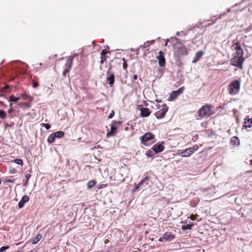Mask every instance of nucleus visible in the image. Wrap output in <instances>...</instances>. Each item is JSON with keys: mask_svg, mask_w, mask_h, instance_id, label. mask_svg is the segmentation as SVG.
<instances>
[{"mask_svg": "<svg viewBox=\"0 0 252 252\" xmlns=\"http://www.w3.org/2000/svg\"><path fill=\"white\" fill-rule=\"evenodd\" d=\"M141 144L149 146L156 142L155 135L151 132H147L140 137Z\"/></svg>", "mask_w": 252, "mask_h": 252, "instance_id": "obj_1", "label": "nucleus"}, {"mask_svg": "<svg viewBox=\"0 0 252 252\" xmlns=\"http://www.w3.org/2000/svg\"><path fill=\"white\" fill-rule=\"evenodd\" d=\"M213 108L214 107L209 104L202 106L198 111V115L200 119L209 117L214 114Z\"/></svg>", "mask_w": 252, "mask_h": 252, "instance_id": "obj_2", "label": "nucleus"}, {"mask_svg": "<svg viewBox=\"0 0 252 252\" xmlns=\"http://www.w3.org/2000/svg\"><path fill=\"white\" fill-rule=\"evenodd\" d=\"M174 55L178 57L188 54L186 47L181 42H177L174 45Z\"/></svg>", "mask_w": 252, "mask_h": 252, "instance_id": "obj_3", "label": "nucleus"}, {"mask_svg": "<svg viewBox=\"0 0 252 252\" xmlns=\"http://www.w3.org/2000/svg\"><path fill=\"white\" fill-rule=\"evenodd\" d=\"M240 90V81L234 80L231 81L228 86V91L230 94L235 95L237 94Z\"/></svg>", "mask_w": 252, "mask_h": 252, "instance_id": "obj_4", "label": "nucleus"}, {"mask_svg": "<svg viewBox=\"0 0 252 252\" xmlns=\"http://www.w3.org/2000/svg\"><path fill=\"white\" fill-rule=\"evenodd\" d=\"M245 59L243 57H240L233 55V57L230 60V64L234 66L238 67L241 69L243 68V63Z\"/></svg>", "mask_w": 252, "mask_h": 252, "instance_id": "obj_5", "label": "nucleus"}, {"mask_svg": "<svg viewBox=\"0 0 252 252\" xmlns=\"http://www.w3.org/2000/svg\"><path fill=\"white\" fill-rule=\"evenodd\" d=\"M76 55L75 54L74 55L69 56L67 58L66 63L64 65V69L63 71V75L65 76L66 74L68 73L71 69L72 65L73 63V60Z\"/></svg>", "mask_w": 252, "mask_h": 252, "instance_id": "obj_6", "label": "nucleus"}, {"mask_svg": "<svg viewBox=\"0 0 252 252\" xmlns=\"http://www.w3.org/2000/svg\"><path fill=\"white\" fill-rule=\"evenodd\" d=\"M198 149L197 145H194L192 147H189L183 151L179 153V155L182 157H188L194 153Z\"/></svg>", "mask_w": 252, "mask_h": 252, "instance_id": "obj_7", "label": "nucleus"}, {"mask_svg": "<svg viewBox=\"0 0 252 252\" xmlns=\"http://www.w3.org/2000/svg\"><path fill=\"white\" fill-rule=\"evenodd\" d=\"M168 110V107L164 104L162 106V108L155 113V115L158 119H162L164 117Z\"/></svg>", "mask_w": 252, "mask_h": 252, "instance_id": "obj_8", "label": "nucleus"}, {"mask_svg": "<svg viewBox=\"0 0 252 252\" xmlns=\"http://www.w3.org/2000/svg\"><path fill=\"white\" fill-rule=\"evenodd\" d=\"M122 123V122L121 121L113 122L112 125L111 126L110 131L107 132V133L106 134V137L108 138L109 137L114 136L115 135H116L117 132V128L115 126V125L117 124L121 125Z\"/></svg>", "mask_w": 252, "mask_h": 252, "instance_id": "obj_9", "label": "nucleus"}, {"mask_svg": "<svg viewBox=\"0 0 252 252\" xmlns=\"http://www.w3.org/2000/svg\"><path fill=\"white\" fill-rule=\"evenodd\" d=\"M175 235L170 232H166L162 236L160 237L158 241L160 242H165L166 241H170L175 238Z\"/></svg>", "mask_w": 252, "mask_h": 252, "instance_id": "obj_10", "label": "nucleus"}, {"mask_svg": "<svg viewBox=\"0 0 252 252\" xmlns=\"http://www.w3.org/2000/svg\"><path fill=\"white\" fill-rule=\"evenodd\" d=\"M111 68L107 71L106 81L107 83L110 85V87H112L115 82V75L114 73L110 71Z\"/></svg>", "mask_w": 252, "mask_h": 252, "instance_id": "obj_11", "label": "nucleus"}, {"mask_svg": "<svg viewBox=\"0 0 252 252\" xmlns=\"http://www.w3.org/2000/svg\"><path fill=\"white\" fill-rule=\"evenodd\" d=\"M185 87H182L180 88L179 89H178L177 91H173L171 93L170 95L171 100H173L176 99L178 95H179L180 94H182L183 93Z\"/></svg>", "mask_w": 252, "mask_h": 252, "instance_id": "obj_12", "label": "nucleus"}, {"mask_svg": "<svg viewBox=\"0 0 252 252\" xmlns=\"http://www.w3.org/2000/svg\"><path fill=\"white\" fill-rule=\"evenodd\" d=\"M158 63L160 66L164 67L165 65V59L164 57V53L161 51L158 52V56L157 57Z\"/></svg>", "mask_w": 252, "mask_h": 252, "instance_id": "obj_13", "label": "nucleus"}, {"mask_svg": "<svg viewBox=\"0 0 252 252\" xmlns=\"http://www.w3.org/2000/svg\"><path fill=\"white\" fill-rule=\"evenodd\" d=\"M152 149L155 152V153H158L164 150V147L162 145V144L158 143L153 146Z\"/></svg>", "mask_w": 252, "mask_h": 252, "instance_id": "obj_14", "label": "nucleus"}, {"mask_svg": "<svg viewBox=\"0 0 252 252\" xmlns=\"http://www.w3.org/2000/svg\"><path fill=\"white\" fill-rule=\"evenodd\" d=\"M140 116L141 117H147L150 116L151 113V110L146 107H141L140 108Z\"/></svg>", "mask_w": 252, "mask_h": 252, "instance_id": "obj_15", "label": "nucleus"}, {"mask_svg": "<svg viewBox=\"0 0 252 252\" xmlns=\"http://www.w3.org/2000/svg\"><path fill=\"white\" fill-rule=\"evenodd\" d=\"M29 200V197L28 195H24L22 199L20 200V201L18 203V207L19 208H21L23 207L24 204L28 202Z\"/></svg>", "mask_w": 252, "mask_h": 252, "instance_id": "obj_16", "label": "nucleus"}, {"mask_svg": "<svg viewBox=\"0 0 252 252\" xmlns=\"http://www.w3.org/2000/svg\"><path fill=\"white\" fill-rule=\"evenodd\" d=\"M108 53V51L106 49H103L101 52L100 57V64H102L107 59L106 54Z\"/></svg>", "mask_w": 252, "mask_h": 252, "instance_id": "obj_17", "label": "nucleus"}, {"mask_svg": "<svg viewBox=\"0 0 252 252\" xmlns=\"http://www.w3.org/2000/svg\"><path fill=\"white\" fill-rule=\"evenodd\" d=\"M20 98L24 100H29L30 102L32 101L33 99V97L31 95L26 93L22 94L20 95Z\"/></svg>", "mask_w": 252, "mask_h": 252, "instance_id": "obj_18", "label": "nucleus"}, {"mask_svg": "<svg viewBox=\"0 0 252 252\" xmlns=\"http://www.w3.org/2000/svg\"><path fill=\"white\" fill-rule=\"evenodd\" d=\"M204 53L202 51H199L195 53V57L192 61L193 63L197 62L204 55Z\"/></svg>", "mask_w": 252, "mask_h": 252, "instance_id": "obj_19", "label": "nucleus"}, {"mask_svg": "<svg viewBox=\"0 0 252 252\" xmlns=\"http://www.w3.org/2000/svg\"><path fill=\"white\" fill-rule=\"evenodd\" d=\"M230 144L232 145H239L240 144L239 139L236 136H233L230 140Z\"/></svg>", "mask_w": 252, "mask_h": 252, "instance_id": "obj_20", "label": "nucleus"}, {"mask_svg": "<svg viewBox=\"0 0 252 252\" xmlns=\"http://www.w3.org/2000/svg\"><path fill=\"white\" fill-rule=\"evenodd\" d=\"M42 235L41 234H38L36 236L32 239L33 244H37L42 238Z\"/></svg>", "mask_w": 252, "mask_h": 252, "instance_id": "obj_21", "label": "nucleus"}, {"mask_svg": "<svg viewBox=\"0 0 252 252\" xmlns=\"http://www.w3.org/2000/svg\"><path fill=\"white\" fill-rule=\"evenodd\" d=\"M244 126L246 127L250 128L252 126V119H248L245 121Z\"/></svg>", "mask_w": 252, "mask_h": 252, "instance_id": "obj_22", "label": "nucleus"}, {"mask_svg": "<svg viewBox=\"0 0 252 252\" xmlns=\"http://www.w3.org/2000/svg\"><path fill=\"white\" fill-rule=\"evenodd\" d=\"M53 134L55 136V138H60L63 137L64 133L63 131H58L53 133Z\"/></svg>", "mask_w": 252, "mask_h": 252, "instance_id": "obj_23", "label": "nucleus"}, {"mask_svg": "<svg viewBox=\"0 0 252 252\" xmlns=\"http://www.w3.org/2000/svg\"><path fill=\"white\" fill-rule=\"evenodd\" d=\"M155 42L154 40L152 41H147L145 42L143 45L140 46V48L142 49H144L145 48L149 47L151 44H152Z\"/></svg>", "mask_w": 252, "mask_h": 252, "instance_id": "obj_24", "label": "nucleus"}, {"mask_svg": "<svg viewBox=\"0 0 252 252\" xmlns=\"http://www.w3.org/2000/svg\"><path fill=\"white\" fill-rule=\"evenodd\" d=\"M232 47L234 48L235 51L239 50L242 49L241 48V45L238 41H237L235 43H233Z\"/></svg>", "mask_w": 252, "mask_h": 252, "instance_id": "obj_25", "label": "nucleus"}, {"mask_svg": "<svg viewBox=\"0 0 252 252\" xmlns=\"http://www.w3.org/2000/svg\"><path fill=\"white\" fill-rule=\"evenodd\" d=\"M96 183V182L94 180L89 181L87 184L88 189H90L92 188L95 185Z\"/></svg>", "mask_w": 252, "mask_h": 252, "instance_id": "obj_26", "label": "nucleus"}, {"mask_svg": "<svg viewBox=\"0 0 252 252\" xmlns=\"http://www.w3.org/2000/svg\"><path fill=\"white\" fill-rule=\"evenodd\" d=\"M193 225V224L192 222H191L189 224H187L186 225H182V229L183 230H190L192 228Z\"/></svg>", "mask_w": 252, "mask_h": 252, "instance_id": "obj_27", "label": "nucleus"}, {"mask_svg": "<svg viewBox=\"0 0 252 252\" xmlns=\"http://www.w3.org/2000/svg\"><path fill=\"white\" fill-rule=\"evenodd\" d=\"M55 136H54L53 133H52L48 136L47 141L49 143L51 144L53 143L55 141Z\"/></svg>", "mask_w": 252, "mask_h": 252, "instance_id": "obj_28", "label": "nucleus"}, {"mask_svg": "<svg viewBox=\"0 0 252 252\" xmlns=\"http://www.w3.org/2000/svg\"><path fill=\"white\" fill-rule=\"evenodd\" d=\"M236 52L233 54L234 55L240 56V57H243L244 55V52L243 49L235 51Z\"/></svg>", "mask_w": 252, "mask_h": 252, "instance_id": "obj_29", "label": "nucleus"}, {"mask_svg": "<svg viewBox=\"0 0 252 252\" xmlns=\"http://www.w3.org/2000/svg\"><path fill=\"white\" fill-rule=\"evenodd\" d=\"M20 98V97H16L14 95H11L10 97V101L12 102H17Z\"/></svg>", "mask_w": 252, "mask_h": 252, "instance_id": "obj_30", "label": "nucleus"}, {"mask_svg": "<svg viewBox=\"0 0 252 252\" xmlns=\"http://www.w3.org/2000/svg\"><path fill=\"white\" fill-rule=\"evenodd\" d=\"M6 115V113L4 110L0 109V119H4Z\"/></svg>", "mask_w": 252, "mask_h": 252, "instance_id": "obj_31", "label": "nucleus"}, {"mask_svg": "<svg viewBox=\"0 0 252 252\" xmlns=\"http://www.w3.org/2000/svg\"><path fill=\"white\" fill-rule=\"evenodd\" d=\"M25 178L26 179V182H25V183L24 184V185L26 186V185H27V184L28 183V181H29V180L30 178V177H31V175L30 173L26 172L25 173Z\"/></svg>", "mask_w": 252, "mask_h": 252, "instance_id": "obj_32", "label": "nucleus"}, {"mask_svg": "<svg viewBox=\"0 0 252 252\" xmlns=\"http://www.w3.org/2000/svg\"><path fill=\"white\" fill-rule=\"evenodd\" d=\"M13 161L16 164L21 165H23V160L21 159L16 158V159H14Z\"/></svg>", "mask_w": 252, "mask_h": 252, "instance_id": "obj_33", "label": "nucleus"}, {"mask_svg": "<svg viewBox=\"0 0 252 252\" xmlns=\"http://www.w3.org/2000/svg\"><path fill=\"white\" fill-rule=\"evenodd\" d=\"M149 179V177L148 176H146L142 180H141L138 184V186L141 187L143 184L147 181H148Z\"/></svg>", "mask_w": 252, "mask_h": 252, "instance_id": "obj_34", "label": "nucleus"}, {"mask_svg": "<svg viewBox=\"0 0 252 252\" xmlns=\"http://www.w3.org/2000/svg\"><path fill=\"white\" fill-rule=\"evenodd\" d=\"M146 155L148 157H153L154 156L153 152L152 151H151V150H149V151L146 152Z\"/></svg>", "mask_w": 252, "mask_h": 252, "instance_id": "obj_35", "label": "nucleus"}, {"mask_svg": "<svg viewBox=\"0 0 252 252\" xmlns=\"http://www.w3.org/2000/svg\"><path fill=\"white\" fill-rule=\"evenodd\" d=\"M123 61L124 62L123 64V68L125 70H126L127 67V64L126 63V61L125 58L123 59Z\"/></svg>", "mask_w": 252, "mask_h": 252, "instance_id": "obj_36", "label": "nucleus"}, {"mask_svg": "<svg viewBox=\"0 0 252 252\" xmlns=\"http://www.w3.org/2000/svg\"><path fill=\"white\" fill-rule=\"evenodd\" d=\"M9 248V246H3L0 248V252H3Z\"/></svg>", "mask_w": 252, "mask_h": 252, "instance_id": "obj_37", "label": "nucleus"}, {"mask_svg": "<svg viewBox=\"0 0 252 252\" xmlns=\"http://www.w3.org/2000/svg\"><path fill=\"white\" fill-rule=\"evenodd\" d=\"M42 125L44 126L46 129H49L51 127V126L49 124H42Z\"/></svg>", "mask_w": 252, "mask_h": 252, "instance_id": "obj_38", "label": "nucleus"}, {"mask_svg": "<svg viewBox=\"0 0 252 252\" xmlns=\"http://www.w3.org/2000/svg\"><path fill=\"white\" fill-rule=\"evenodd\" d=\"M16 172V170L14 168L10 167L9 173L11 174H14Z\"/></svg>", "mask_w": 252, "mask_h": 252, "instance_id": "obj_39", "label": "nucleus"}, {"mask_svg": "<svg viewBox=\"0 0 252 252\" xmlns=\"http://www.w3.org/2000/svg\"><path fill=\"white\" fill-rule=\"evenodd\" d=\"M221 15L219 16V18H217V19H215L214 20H212V21H213V22L211 23H208V26H210V25H213L214 23H215L217 20L218 19H221Z\"/></svg>", "mask_w": 252, "mask_h": 252, "instance_id": "obj_40", "label": "nucleus"}, {"mask_svg": "<svg viewBox=\"0 0 252 252\" xmlns=\"http://www.w3.org/2000/svg\"><path fill=\"white\" fill-rule=\"evenodd\" d=\"M39 86L38 83L37 81H33V87L34 88H37Z\"/></svg>", "mask_w": 252, "mask_h": 252, "instance_id": "obj_41", "label": "nucleus"}, {"mask_svg": "<svg viewBox=\"0 0 252 252\" xmlns=\"http://www.w3.org/2000/svg\"><path fill=\"white\" fill-rule=\"evenodd\" d=\"M189 218L191 220H195L196 218V215H194L193 214H192L190 216V217Z\"/></svg>", "mask_w": 252, "mask_h": 252, "instance_id": "obj_42", "label": "nucleus"}, {"mask_svg": "<svg viewBox=\"0 0 252 252\" xmlns=\"http://www.w3.org/2000/svg\"><path fill=\"white\" fill-rule=\"evenodd\" d=\"M137 77H138L136 74L134 75L131 79L132 81L134 82L135 80L137 79Z\"/></svg>", "mask_w": 252, "mask_h": 252, "instance_id": "obj_43", "label": "nucleus"}, {"mask_svg": "<svg viewBox=\"0 0 252 252\" xmlns=\"http://www.w3.org/2000/svg\"><path fill=\"white\" fill-rule=\"evenodd\" d=\"M12 104H10V108L8 110V113H11L13 111Z\"/></svg>", "mask_w": 252, "mask_h": 252, "instance_id": "obj_44", "label": "nucleus"}, {"mask_svg": "<svg viewBox=\"0 0 252 252\" xmlns=\"http://www.w3.org/2000/svg\"><path fill=\"white\" fill-rule=\"evenodd\" d=\"M31 102L29 101V103L25 102L24 103V104L27 107H31V105L30 103Z\"/></svg>", "mask_w": 252, "mask_h": 252, "instance_id": "obj_45", "label": "nucleus"}, {"mask_svg": "<svg viewBox=\"0 0 252 252\" xmlns=\"http://www.w3.org/2000/svg\"><path fill=\"white\" fill-rule=\"evenodd\" d=\"M114 112L113 111H112L111 112V113L110 114V115H109L108 118L109 119H111L114 116Z\"/></svg>", "mask_w": 252, "mask_h": 252, "instance_id": "obj_46", "label": "nucleus"}, {"mask_svg": "<svg viewBox=\"0 0 252 252\" xmlns=\"http://www.w3.org/2000/svg\"><path fill=\"white\" fill-rule=\"evenodd\" d=\"M106 187H107V185L106 184H102L101 185V187L100 188H105Z\"/></svg>", "mask_w": 252, "mask_h": 252, "instance_id": "obj_47", "label": "nucleus"}, {"mask_svg": "<svg viewBox=\"0 0 252 252\" xmlns=\"http://www.w3.org/2000/svg\"><path fill=\"white\" fill-rule=\"evenodd\" d=\"M140 187V186H138V185L137 184L135 187H134V189H135L137 190Z\"/></svg>", "mask_w": 252, "mask_h": 252, "instance_id": "obj_48", "label": "nucleus"}, {"mask_svg": "<svg viewBox=\"0 0 252 252\" xmlns=\"http://www.w3.org/2000/svg\"><path fill=\"white\" fill-rule=\"evenodd\" d=\"M7 182H10V183H13V182L12 180H8L7 181Z\"/></svg>", "mask_w": 252, "mask_h": 252, "instance_id": "obj_49", "label": "nucleus"}, {"mask_svg": "<svg viewBox=\"0 0 252 252\" xmlns=\"http://www.w3.org/2000/svg\"><path fill=\"white\" fill-rule=\"evenodd\" d=\"M250 163H251V164H252V160H251V161H250Z\"/></svg>", "mask_w": 252, "mask_h": 252, "instance_id": "obj_50", "label": "nucleus"}]
</instances>
